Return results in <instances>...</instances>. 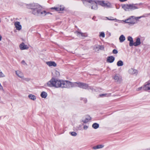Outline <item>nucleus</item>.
<instances>
[{
  "label": "nucleus",
  "instance_id": "15",
  "mask_svg": "<svg viewBox=\"0 0 150 150\" xmlns=\"http://www.w3.org/2000/svg\"><path fill=\"white\" fill-rule=\"evenodd\" d=\"M127 40L129 41V45L130 47H132L133 45L134 42L132 38L130 36L127 37Z\"/></svg>",
  "mask_w": 150,
  "mask_h": 150
},
{
  "label": "nucleus",
  "instance_id": "22",
  "mask_svg": "<svg viewBox=\"0 0 150 150\" xmlns=\"http://www.w3.org/2000/svg\"><path fill=\"white\" fill-rule=\"evenodd\" d=\"M83 1V4L85 5H86V3L88 2L91 4L93 2V1L92 0H81Z\"/></svg>",
  "mask_w": 150,
  "mask_h": 150
},
{
  "label": "nucleus",
  "instance_id": "6",
  "mask_svg": "<svg viewBox=\"0 0 150 150\" xmlns=\"http://www.w3.org/2000/svg\"><path fill=\"white\" fill-rule=\"evenodd\" d=\"M113 79L115 82H117L119 83H120L122 81V77L118 74H116L114 76Z\"/></svg>",
  "mask_w": 150,
  "mask_h": 150
},
{
  "label": "nucleus",
  "instance_id": "5",
  "mask_svg": "<svg viewBox=\"0 0 150 150\" xmlns=\"http://www.w3.org/2000/svg\"><path fill=\"white\" fill-rule=\"evenodd\" d=\"M134 16H132L129 18H130V20L128 21V23L129 25L131 24L133 25L137 23V21L138 20L139 18H140L141 17H137L135 18H133Z\"/></svg>",
  "mask_w": 150,
  "mask_h": 150
},
{
  "label": "nucleus",
  "instance_id": "18",
  "mask_svg": "<svg viewBox=\"0 0 150 150\" xmlns=\"http://www.w3.org/2000/svg\"><path fill=\"white\" fill-rule=\"evenodd\" d=\"M104 146L103 145H98L96 146H94L92 147V149H100L103 148Z\"/></svg>",
  "mask_w": 150,
  "mask_h": 150
},
{
  "label": "nucleus",
  "instance_id": "19",
  "mask_svg": "<svg viewBox=\"0 0 150 150\" xmlns=\"http://www.w3.org/2000/svg\"><path fill=\"white\" fill-rule=\"evenodd\" d=\"M16 74L20 78H22L23 77V76L22 72L19 71H16Z\"/></svg>",
  "mask_w": 150,
  "mask_h": 150
},
{
  "label": "nucleus",
  "instance_id": "44",
  "mask_svg": "<svg viewBox=\"0 0 150 150\" xmlns=\"http://www.w3.org/2000/svg\"><path fill=\"white\" fill-rule=\"evenodd\" d=\"M143 87H139V88H138V91L140 90H141L142 89H143Z\"/></svg>",
  "mask_w": 150,
  "mask_h": 150
},
{
  "label": "nucleus",
  "instance_id": "46",
  "mask_svg": "<svg viewBox=\"0 0 150 150\" xmlns=\"http://www.w3.org/2000/svg\"><path fill=\"white\" fill-rule=\"evenodd\" d=\"M120 1L121 2H124L127 1V0H120Z\"/></svg>",
  "mask_w": 150,
  "mask_h": 150
},
{
  "label": "nucleus",
  "instance_id": "1",
  "mask_svg": "<svg viewBox=\"0 0 150 150\" xmlns=\"http://www.w3.org/2000/svg\"><path fill=\"white\" fill-rule=\"evenodd\" d=\"M78 82L72 83L67 80H59L52 78L45 86L50 87L67 88L78 87Z\"/></svg>",
  "mask_w": 150,
  "mask_h": 150
},
{
  "label": "nucleus",
  "instance_id": "2",
  "mask_svg": "<svg viewBox=\"0 0 150 150\" xmlns=\"http://www.w3.org/2000/svg\"><path fill=\"white\" fill-rule=\"evenodd\" d=\"M32 13L34 15L37 16H44L47 14H51V13L49 12L46 13V11H42L41 9L39 8H37L32 11H31Z\"/></svg>",
  "mask_w": 150,
  "mask_h": 150
},
{
  "label": "nucleus",
  "instance_id": "16",
  "mask_svg": "<svg viewBox=\"0 0 150 150\" xmlns=\"http://www.w3.org/2000/svg\"><path fill=\"white\" fill-rule=\"evenodd\" d=\"M46 64L50 67L53 66L55 67L57 66V64L54 62H46Z\"/></svg>",
  "mask_w": 150,
  "mask_h": 150
},
{
  "label": "nucleus",
  "instance_id": "43",
  "mask_svg": "<svg viewBox=\"0 0 150 150\" xmlns=\"http://www.w3.org/2000/svg\"><path fill=\"white\" fill-rule=\"evenodd\" d=\"M88 126L87 125H84L83 126V128L84 129L86 130L88 129Z\"/></svg>",
  "mask_w": 150,
  "mask_h": 150
},
{
  "label": "nucleus",
  "instance_id": "34",
  "mask_svg": "<svg viewBox=\"0 0 150 150\" xmlns=\"http://www.w3.org/2000/svg\"><path fill=\"white\" fill-rule=\"evenodd\" d=\"M100 37H102L103 38H104L105 36V34L103 32H101L100 33Z\"/></svg>",
  "mask_w": 150,
  "mask_h": 150
},
{
  "label": "nucleus",
  "instance_id": "35",
  "mask_svg": "<svg viewBox=\"0 0 150 150\" xmlns=\"http://www.w3.org/2000/svg\"><path fill=\"white\" fill-rule=\"evenodd\" d=\"M5 77V75L3 74V73L0 70V78L3 77Z\"/></svg>",
  "mask_w": 150,
  "mask_h": 150
},
{
  "label": "nucleus",
  "instance_id": "47",
  "mask_svg": "<svg viewBox=\"0 0 150 150\" xmlns=\"http://www.w3.org/2000/svg\"><path fill=\"white\" fill-rule=\"evenodd\" d=\"M2 39V37L0 35V41H1Z\"/></svg>",
  "mask_w": 150,
  "mask_h": 150
},
{
  "label": "nucleus",
  "instance_id": "41",
  "mask_svg": "<svg viewBox=\"0 0 150 150\" xmlns=\"http://www.w3.org/2000/svg\"><path fill=\"white\" fill-rule=\"evenodd\" d=\"M23 79L26 81H28L30 80V79L28 78H25Z\"/></svg>",
  "mask_w": 150,
  "mask_h": 150
},
{
  "label": "nucleus",
  "instance_id": "4",
  "mask_svg": "<svg viewBox=\"0 0 150 150\" xmlns=\"http://www.w3.org/2000/svg\"><path fill=\"white\" fill-rule=\"evenodd\" d=\"M27 7L28 8L31 9L32 11L37 8H40V6L37 3H33L27 4Z\"/></svg>",
  "mask_w": 150,
  "mask_h": 150
},
{
  "label": "nucleus",
  "instance_id": "38",
  "mask_svg": "<svg viewBox=\"0 0 150 150\" xmlns=\"http://www.w3.org/2000/svg\"><path fill=\"white\" fill-rule=\"evenodd\" d=\"M112 53L114 54H117L118 53V51L114 49L112 51Z\"/></svg>",
  "mask_w": 150,
  "mask_h": 150
},
{
  "label": "nucleus",
  "instance_id": "28",
  "mask_svg": "<svg viewBox=\"0 0 150 150\" xmlns=\"http://www.w3.org/2000/svg\"><path fill=\"white\" fill-rule=\"evenodd\" d=\"M97 2L98 4L104 7V5L105 3V1H98Z\"/></svg>",
  "mask_w": 150,
  "mask_h": 150
},
{
  "label": "nucleus",
  "instance_id": "36",
  "mask_svg": "<svg viewBox=\"0 0 150 150\" xmlns=\"http://www.w3.org/2000/svg\"><path fill=\"white\" fill-rule=\"evenodd\" d=\"M77 32L78 36L81 35L82 36H84V34L82 33L79 32Z\"/></svg>",
  "mask_w": 150,
  "mask_h": 150
},
{
  "label": "nucleus",
  "instance_id": "26",
  "mask_svg": "<svg viewBox=\"0 0 150 150\" xmlns=\"http://www.w3.org/2000/svg\"><path fill=\"white\" fill-rule=\"evenodd\" d=\"M92 127L94 129H97L99 127V125L96 123H93L92 125Z\"/></svg>",
  "mask_w": 150,
  "mask_h": 150
},
{
  "label": "nucleus",
  "instance_id": "3",
  "mask_svg": "<svg viewBox=\"0 0 150 150\" xmlns=\"http://www.w3.org/2000/svg\"><path fill=\"white\" fill-rule=\"evenodd\" d=\"M78 87L85 89L91 90L92 91H95V89L93 88V87L89 86L88 84L85 83L78 82Z\"/></svg>",
  "mask_w": 150,
  "mask_h": 150
},
{
  "label": "nucleus",
  "instance_id": "27",
  "mask_svg": "<svg viewBox=\"0 0 150 150\" xmlns=\"http://www.w3.org/2000/svg\"><path fill=\"white\" fill-rule=\"evenodd\" d=\"M117 65L118 67L122 66L123 65V62L122 60H119L117 62Z\"/></svg>",
  "mask_w": 150,
  "mask_h": 150
},
{
  "label": "nucleus",
  "instance_id": "20",
  "mask_svg": "<svg viewBox=\"0 0 150 150\" xmlns=\"http://www.w3.org/2000/svg\"><path fill=\"white\" fill-rule=\"evenodd\" d=\"M28 97L30 99L33 100H35L36 99V97L35 96L32 94H29L28 95Z\"/></svg>",
  "mask_w": 150,
  "mask_h": 150
},
{
  "label": "nucleus",
  "instance_id": "13",
  "mask_svg": "<svg viewBox=\"0 0 150 150\" xmlns=\"http://www.w3.org/2000/svg\"><path fill=\"white\" fill-rule=\"evenodd\" d=\"M141 43V42L140 38L139 37H137L136 42H134L133 45L136 47L139 45Z\"/></svg>",
  "mask_w": 150,
  "mask_h": 150
},
{
  "label": "nucleus",
  "instance_id": "7",
  "mask_svg": "<svg viewBox=\"0 0 150 150\" xmlns=\"http://www.w3.org/2000/svg\"><path fill=\"white\" fill-rule=\"evenodd\" d=\"M19 47L21 50H27L29 48V47L23 42H22L20 45Z\"/></svg>",
  "mask_w": 150,
  "mask_h": 150
},
{
  "label": "nucleus",
  "instance_id": "49",
  "mask_svg": "<svg viewBox=\"0 0 150 150\" xmlns=\"http://www.w3.org/2000/svg\"><path fill=\"white\" fill-rule=\"evenodd\" d=\"M150 150L149 149H146V150Z\"/></svg>",
  "mask_w": 150,
  "mask_h": 150
},
{
  "label": "nucleus",
  "instance_id": "10",
  "mask_svg": "<svg viewBox=\"0 0 150 150\" xmlns=\"http://www.w3.org/2000/svg\"><path fill=\"white\" fill-rule=\"evenodd\" d=\"M129 73L131 74L137 75L138 73L137 71L133 69H131L129 70Z\"/></svg>",
  "mask_w": 150,
  "mask_h": 150
},
{
  "label": "nucleus",
  "instance_id": "12",
  "mask_svg": "<svg viewBox=\"0 0 150 150\" xmlns=\"http://www.w3.org/2000/svg\"><path fill=\"white\" fill-rule=\"evenodd\" d=\"M115 59V58L114 57L112 56H109L107 57V62H108L112 63L114 61Z\"/></svg>",
  "mask_w": 150,
  "mask_h": 150
},
{
  "label": "nucleus",
  "instance_id": "8",
  "mask_svg": "<svg viewBox=\"0 0 150 150\" xmlns=\"http://www.w3.org/2000/svg\"><path fill=\"white\" fill-rule=\"evenodd\" d=\"M122 8L126 11H130V5L128 4H124L122 5Z\"/></svg>",
  "mask_w": 150,
  "mask_h": 150
},
{
  "label": "nucleus",
  "instance_id": "9",
  "mask_svg": "<svg viewBox=\"0 0 150 150\" xmlns=\"http://www.w3.org/2000/svg\"><path fill=\"white\" fill-rule=\"evenodd\" d=\"M91 4L92 5L91 7V8L92 9H94V10H96L97 9V4L96 1H93V2L92 3H91Z\"/></svg>",
  "mask_w": 150,
  "mask_h": 150
},
{
  "label": "nucleus",
  "instance_id": "42",
  "mask_svg": "<svg viewBox=\"0 0 150 150\" xmlns=\"http://www.w3.org/2000/svg\"><path fill=\"white\" fill-rule=\"evenodd\" d=\"M130 20V18H128L126 20H125V22L126 23H128V21H129Z\"/></svg>",
  "mask_w": 150,
  "mask_h": 150
},
{
  "label": "nucleus",
  "instance_id": "37",
  "mask_svg": "<svg viewBox=\"0 0 150 150\" xmlns=\"http://www.w3.org/2000/svg\"><path fill=\"white\" fill-rule=\"evenodd\" d=\"M55 74H56V77H58L59 76L60 74H59V71H56Z\"/></svg>",
  "mask_w": 150,
  "mask_h": 150
},
{
  "label": "nucleus",
  "instance_id": "24",
  "mask_svg": "<svg viewBox=\"0 0 150 150\" xmlns=\"http://www.w3.org/2000/svg\"><path fill=\"white\" fill-rule=\"evenodd\" d=\"M93 50L96 52H98L99 50V45H96L94 46Z\"/></svg>",
  "mask_w": 150,
  "mask_h": 150
},
{
  "label": "nucleus",
  "instance_id": "32",
  "mask_svg": "<svg viewBox=\"0 0 150 150\" xmlns=\"http://www.w3.org/2000/svg\"><path fill=\"white\" fill-rule=\"evenodd\" d=\"M110 96V95L108 94H101L100 95V97H103V96Z\"/></svg>",
  "mask_w": 150,
  "mask_h": 150
},
{
  "label": "nucleus",
  "instance_id": "48",
  "mask_svg": "<svg viewBox=\"0 0 150 150\" xmlns=\"http://www.w3.org/2000/svg\"><path fill=\"white\" fill-rule=\"evenodd\" d=\"M22 63H25V62L24 60H22L21 62Z\"/></svg>",
  "mask_w": 150,
  "mask_h": 150
},
{
  "label": "nucleus",
  "instance_id": "31",
  "mask_svg": "<svg viewBox=\"0 0 150 150\" xmlns=\"http://www.w3.org/2000/svg\"><path fill=\"white\" fill-rule=\"evenodd\" d=\"M99 50H104V47L103 45H99Z\"/></svg>",
  "mask_w": 150,
  "mask_h": 150
},
{
  "label": "nucleus",
  "instance_id": "30",
  "mask_svg": "<svg viewBox=\"0 0 150 150\" xmlns=\"http://www.w3.org/2000/svg\"><path fill=\"white\" fill-rule=\"evenodd\" d=\"M104 5V7H107L108 8L110 7H111V4L109 3H105Z\"/></svg>",
  "mask_w": 150,
  "mask_h": 150
},
{
  "label": "nucleus",
  "instance_id": "33",
  "mask_svg": "<svg viewBox=\"0 0 150 150\" xmlns=\"http://www.w3.org/2000/svg\"><path fill=\"white\" fill-rule=\"evenodd\" d=\"M70 133H71V135L73 136H76L77 135V134L75 132H73Z\"/></svg>",
  "mask_w": 150,
  "mask_h": 150
},
{
  "label": "nucleus",
  "instance_id": "23",
  "mask_svg": "<svg viewBox=\"0 0 150 150\" xmlns=\"http://www.w3.org/2000/svg\"><path fill=\"white\" fill-rule=\"evenodd\" d=\"M40 96L42 98H45L47 96V94L46 92L43 91L41 93Z\"/></svg>",
  "mask_w": 150,
  "mask_h": 150
},
{
  "label": "nucleus",
  "instance_id": "17",
  "mask_svg": "<svg viewBox=\"0 0 150 150\" xmlns=\"http://www.w3.org/2000/svg\"><path fill=\"white\" fill-rule=\"evenodd\" d=\"M143 90H150V83H148L143 87Z\"/></svg>",
  "mask_w": 150,
  "mask_h": 150
},
{
  "label": "nucleus",
  "instance_id": "25",
  "mask_svg": "<svg viewBox=\"0 0 150 150\" xmlns=\"http://www.w3.org/2000/svg\"><path fill=\"white\" fill-rule=\"evenodd\" d=\"M52 9H54L56 11H62L64 10V8L59 7H54L52 8Z\"/></svg>",
  "mask_w": 150,
  "mask_h": 150
},
{
  "label": "nucleus",
  "instance_id": "40",
  "mask_svg": "<svg viewBox=\"0 0 150 150\" xmlns=\"http://www.w3.org/2000/svg\"><path fill=\"white\" fill-rule=\"evenodd\" d=\"M89 121L86 118L84 120H82V122L84 123H87Z\"/></svg>",
  "mask_w": 150,
  "mask_h": 150
},
{
  "label": "nucleus",
  "instance_id": "45",
  "mask_svg": "<svg viewBox=\"0 0 150 150\" xmlns=\"http://www.w3.org/2000/svg\"><path fill=\"white\" fill-rule=\"evenodd\" d=\"M83 101H84V103H86L87 102V100L86 98H83Z\"/></svg>",
  "mask_w": 150,
  "mask_h": 150
},
{
  "label": "nucleus",
  "instance_id": "21",
  "mask_svg": "<svg viewBox=\"0 0 150 150\" xmlns=\"http://www.w3.org/2000/svg\"><path fill=\"white\" fill-rule=\"evenodd\" d=\"M119 40L120 42H124L125 39V36L123 35H121L119 38Z\"/></svg>",
  "mask_w": 150,
  "mask_h": 150
},
{
  "label": "nucleus",
  "instance_id": "14",
  "mask_svg": "<svg viewBox=\"0 0 150 150\" xmlns=\"http://www.w3.org/2000/svg\"><path fill=\"white\" fill-rule=\"evenodd\" d=\"M130 11L133 10L137 9L138 8V7L137 6V4H129Z\"/></svg>",
  "mask_w": 150,
  "mask_h": 150
},
{
  "label": "nucleus",
  "instance_id": "39",
  "mask_svg": "<svg viewBox=\"0 0 150 150\" xmlns=\"http://www.w3.org/2000/svg\"><path fill=\"white\" fill-rule=\"evenodd\" d=\"M86 118L89 121V120H91V118L90 117V116L88 115L86 116Z\"/></svg>",
  "mask_w": 150,
  "mask_h": 150
},
{
  "label": "nucleus",
  "instance_id": "11",
  "mask_svg": "<svg viewBox=\"0 0 150 150\" xmlns=\"http://www.w3.org/2000/svg\"><path fill=\"white\" fill-rule=\"evenodd\" d=\"M14 25L17 30H20L21 29L22 27L20 24V23L19 22H16L15 23Z\"/></svg>",
  "mask_w": 150,
  "mask_h": 150
},
{
  "label": "nucleus",
  "instance_id": "29",
  "mask_svg": "<svg viewBox=\"0 0 150 150\" xmlns=\"http://www.w3.org/2000/svg\"><path fill=\"white\" fill-rule=\"evenodd\" d=\"M106 18L108 20L111 21H117V20L116 18H113L112 17H106Z\"/></svg>",
  "mask_w": 150,
  "mask_h": 150
}]
</instances>
